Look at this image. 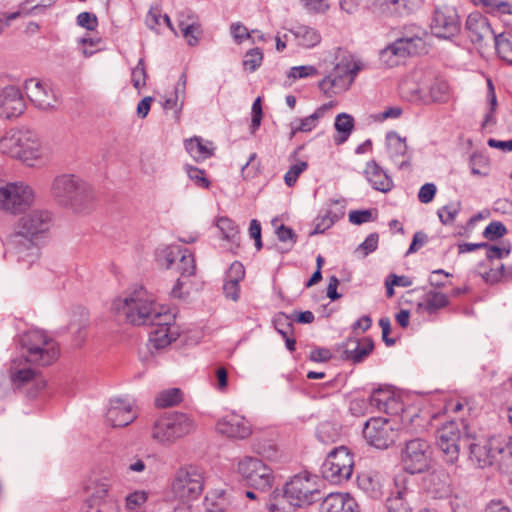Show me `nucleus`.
Segmentation results:
<instances>
[{"instance_id":"f257e3e1","label":"nucleus","mask_w":512,"mask_h":512,"mask_svg":"<svg viewBox=\"0 0 512 512\" xmlns=\"http://www.w3.org/2000/svg\"><path fill=\"white\" fill-rule=\"evenodd\" d=\"M20 344L26 351L25 363L15 359L10 368L11 380L18 385L25 384L35 377V371L27 366V363L48 366L57 359L59 353L56 342L40 330L24 333L20 338Z\"/></svg>"},{"instance_id":"f03ea898","label":"nucleus","mask_w":512,"mask_h":512,"mask_svg":"<svg viewBox=\"0 0 512 512\" xmlns=\"http://www.w3.org/2000/svg\"><path fill=\"white\" fill-rule=\"evenodd\" d=\"M53 225L52 213L45 209H33L24 213L16 222L14 232L9 236V243L21 256L25 255L32 262L38 256L36 241L49 232Z\"/></svg>"},{"instance_id":"7ed1b4c3","label":"nucleus","mask_w":512,"mask_h":512,"mask_svg":"<svg viewBox=\"0 0 512 512\" xmlns=\"http://www.w3.org/2000/svg\"><path fill=\"white\" fill-rule=\"evenodd\" d=\"M0 151L34 166V161L42 159L45 149L42 147L37 134L27 128L11 129L0 139Z\"/></svg>"},{"instance_id":"20e7f679","label":"nucleus","mask_w":512,"mask_h":512,"mask_svg":"<svg viewBox=\"0 0 512 512\" xmlns=\"http://www.w3.org/2000/svg\"><path fill=\"white\" fill-rule=\"evenodd\" d=\"M154 305L153 296L140 287L128 295L115 298L111 303V311L133 325H147Z\"/></svg>"},{"instance_id":"39448f33","label":"nucleus","mask_w":512,"mask_h":512,"mask_svg":"<svg viewBox=\"0 0 512 512\" xmlns=\"http://www.w3.org/2000/svg\"><path fill=\"white\" fill-rule=\"evenodd\" d=\"M196 429L197 423L192 415L183 412L164 413L153 424L152 438L160 444L172 445Z\"/></svg>"},{"instance_id":"423d86ee","label":"nucleus","mask_w":512,"mask_h":512,"mask_svg":"<svg viewBox=\"0 0 512 512\" xmlns=\"http://www.w3.org/2000/svg\"><path fill=\"white\" fill-rule=\"evenodd\" d=\"M411 30V35L401 36L380 51V61L387 67L401 64L407 57L420 53L424 46L421 29L415 24L405 27Z\"/></svg>"},{"instance_id":"0eeeda50","label":"nucleus","mask_w":512,"mask_h":512,"mask_svg":"<svg viewBox=\"0 0 512 512\" xmlns=\"http://www.w3.org/2000/svg\"><path fill=\"white\" fill-rule=\"evenodd\" d=\"M53 196L63 205L79 207L93 199L91 187L74 175H61L52 184Z\"/></svg>"},{"instance_id":"6e6552de","label":"nucleus","mask_w":512,"mask_h":512,"mask_svg":"<svg viewBox=\"0 0 512 512\" xmlns=\"http://www.w3.org/2000/svg\"><path fill=\"white\" fill-rule=\"evenodd\" d=\"M469 436L468 428L462 422L450 421L437 430L436 444L447 463H456L461 447L466 446V443L469 442Z\"/></svg>"},{"instance_id":"1a4fd4ad","label":"nucleus","mask_w":512,"mask_h":512,"mask_svg":"<svg viewBox=\"0 0 512 512\" xmlns=\"http://www.w3.org/2000/svg\"><path fill=\"white\" fill-rule=\"evenodd\" d=\"M34 201V192L23 182L0 184V210L10 214H20Z\"/></svg>"},{"instance_id":"9d476101","label":"nucleus","mask_w":512,"mask_h":512,"mask_svg":"<svg viewBox=\"0 0 512 512\" xmlns=\"http://www.w3.org/2000/svg\"><path fill=\"white\" fill-rule=\"evenodd\" d=\"M354 460L349 450L340 446L331 451L321 466L323 478L333 484H341L350 479Z\"/></svg>"},{"instance_id":"9b49d317","label":"nucleus","mask_w":512,"mask_h":512,"mask_svg":"<svg viewBox=\"0 0 512 512\" xmlns=\"http://www.w3.org/2000/svg\"><path fill=\"white\" fill-rule=\"evenodd\" d=\"M237 471L248 485L258 491L265 492L273 486V471L259 458L244 457L238 462Z\"/></svg>"},{"instance_id":"f8f14e48","label":"nucleus","mask_w":512,"mask_h":512,"mask_svg":"<svg viewBox=\"0 0 512 512\" xmlns=\"http://www.w3.org/2000/svg\"><path fill=\"white\" fill-rule=\"evenodd\" d=\"M201 470L194 466L179 469L172 483L173 495L183 503L197 499L203 490Z\"/></svg>"},{"instance_id":"ddd939ff","label":"nucleus","mask_w":512,"mask_h":512,"mask_svg":"<svg viewBox=\"0 0 512 512\" xmlns=\"http://www.w3.org/2000/svg\"><path fill=\"white\" fill-rule=\"evenodd\" d=\"M470 451V459L480 468L492 465L497 456L505 452V441L501 437L475 439L470 434L466 443Z\"/></svg>"},{"instance_id":"4468645a","label":"nucleus","mask_w":512,"mask_h":512,"mask_svg":"<svg viewBox=\"0 0 512 512\" xmlns=\"http://www.w3.org/2000/svg\"><path fill=\"white\" fill-rule=\"evenodd\" d=\"M363 436L371 446L386 449L395 442L397 428L390 419L372 417L364 425Z\"/></svg>"},{"instance_id":"2eb2a0df","label":"nucleus","mask_w":512,"mask_h":512,"mask_svg":"<svg viewBox=\"0 0 512 512\" xmlns=\"http://www.w3.org/2000/svg\"><path fill=\"white\" fill-rule=\"evenodd\" d=\"M430 458V446L420 438L407 441L401 453L403 469L410 474L426 471L430 464Z\"/></svg>"},{"instance_id":"dca6fc26","label":"nucleus","mask_w":512,"mask_h":512,"mask_svg":"<svg viewBox=\"0 0 512 512\" xmlns=\"http://www.w3.org/2000/svg\"><path fill=\"white\" fill-rule=\"evenodd\" d=\"M316 480V476L301 473L291 478L284 488L287 490V494L292 501H295L298 507H302L310 505L317 500L320 491L318 490Z\"/></svg>"},{"instance_id":"f3484780","label":"nucleus","mask_w":512,"mask_h":512,"mask_svg":"<svg viewBox=\"0 0 512 512\" xmlns=\"http://www.w3.org/2000/svg\"><path fill=\"white\" fill-rule=\"evenodd\" d=\"M369 407L384 411L387 414H397L402 410V404L389 391L378 389L372 393L368 400L355 399L351 402L350 410L354 415L364 414L363 409Z\"/></svg>"},{"instance_id":"a211bd4d","label":"nucleus","mask_w":512,"mask_h":512,"mask_svg":"<svg viewBox=\"0 0 512 512\" xmlns=\"http://www.w3.org/2000/svg\"><path fill=\"white\" fill-rule=\"evenodd\" d=\"M460 28V18L454 7L442 6L435 9L431 31L436 37L450 39L458 35Z\"/></svg>"},{"instance_id":"6ab92c4d","label":"nucleus","mask_w":512,"mask_h":512,"mask_svg":"<svg viewBox=\"0 0 512 512\" xmlns=\"http://www.w3.org/2000/svg\"><path fill=\"white\" fill-rule=\"evenodd\" d=\"M417 497L412 483L405 477L395 479V489L386 501L388 512H413V504Z\"/></svg>"},{"instance_id":"aec40b11","label":"nucleus","mask_w":512,"mask_h":512,"mask_svg":"<svg viewBox=\"0 0 512 512\" xmlns=\"http://www.w3.org/2000/svg\"><path fill=\"white\" fill-rule=\"evenodd\" d=\"M417 4L413 0H372L371 10L381 18L403 19L414 14Z\"/></svg>"},{"instance_id":"412c9836","label":"nucleus","mask_w":512,"mask_h":512,"mask_svg":"<svg viewBox=\"0 0 512 512\" xmlns=\"http://www.w3.org/2000/svg\"><path fill=\"white\" fill-rule=\"evenodd\" d=\"M25 92L31 103L40 110L54 109L58 99L47 83L31 78L25 82Z\"/></svg>"},{"instance_id":"4be33fe9","label":"nucleus","mask_w":512,"mask_h":512,"mask_svg":"<svg viewBox=\"0 0 512 512\" xmlns=\"http://www.w3.org/2000/svg\"><path fill=\"white\" fill-rule=\"evenodd\" d=\"M466 29L471 41L480 48H486L494 42V33L487 18L480 14H470L466 20Z\"/></svg>"},{"instance_id":"5701e85b","label":"nucleus","mask_w":512,"mask_h":512,"mask_svg":"<svg viewBox=\"0 0 512 512\" xmlns=\"http://www.w3.org/2000/svg\"><path fill=\"white\" fill-rule=\"evenodd\" d=\"M216 431L229 439L244 440L252 434V427L243 416L232 413L218 420Z\"/></svg>"},{"instance_id":"b1692460","label":"nucleus","mask_w":512,"mask_h":512,"mask_svg":"<svg viewBox=\"0 0 512 512\" xmlns=\"http://www.w3.org/2000/svg\"><path fill=\"white\" fill-rule=\"evenodd\" d=\"M163 266L167 269H175L181 274V278L190 277L195 274L196 264L192 253L187 249L173 247L166 252Z\"/></svg>"},{"instance_id":"393cba45","label":"nucleus","mask_w":512,"mask_h":512,"mask_svg":"<svg viewBox=\"0 0 512 512\" xmlns=\"http://www.w3.org/2000/svg\"><path fill=\"white\" fill-rule=\"evenodd\" d=\"M137 417L133 403L127 399L114 398L109 402L106 422L111 427H125Z\"/></svg>"},{"instance_id":"a878e982","label":"nucleus","mask_w":512,"mask_h":512,"mask_svg":"<svg viewBox=\"0 0 512 512\" xmlns=\"http://www.w3.org/2000/svg\"><path fill=\"white\" fill-rule=\"evenodd\" d=\"M112 483V478L108 474L91 476L84 486V490L89 494L85 500V507L114 500L115 498L110 495Z\"/></svg>"},{"instance_id":"bb28decb","label":"nucleus","mask_w":512,"mask_h":512,"mask_svg":"<svg viewBox=\"0 0 512 512\" xmlns=\"http://www.w3.org/2000/svg\"><path fill=\"white\" fill-rule=\"evenodd\" d=\"M349 71L350 60L344 58L335 65L329 75L319 82V89L327 95L330 94L332 89L347 90L352 84Z\"/></svg>"},{"instance_id":"cd10ccee","label":"nucleus","mask_w":512,"mask_h":512,"mask_svg":"<svg viewBox=\"0 0 512 512\" xmlns=\"http://www.w3.org/2000/svg\"><path fill=\"white\" fill-rule=\"evenodd\" d=\"M25 110V101L20 90L15 86H7L0 93V116L4 118L18 117Z\"/></svg>"},{"instance_id":"c85d7f7f","label":"nucleus","mask_w":512,"mask_h":512,"mask_svg":"<svg viewBox=\"0 0 512 512\" xmlns=\"http://www.w3.org/2000/svg\"><path fill=\"white\" fill-rule=\"evenodd\" d=\"M321 512H359V505L348 493H331L324 498Z\"/></svg>"},{"instance_id":"c756f323","label":"nucleus","mask_w":512,"mask_h":512,"mask_svg":"<svg viewBox=\"0 0 512 512\" xmlns=\"http://www.w3.org/2000/svg\"><path fill=\"white\" fill-rule=\"evenodd\" d=\"M411 92L425 102L446 103L450 98V87L442 79H435L426 89L417 88Z\"/></svg>"},{"instance_id":"7c9ffc66","label":"nucleus","mask_w":512,"mask_h":512,"mask_svg":"<svg viewBox=\"0 0 512 512\" xmlns=\"http://www.w3.org/2000/svg\"><path fill=\"white\" fill-rule=\"evenodd\" d=\"M364 174L375 190L381 192H388L391 190L393 186L392 180L375 161L372 160L366 164Z\"/></svg>"},{"instance_id":"2f4dec72","label":"nucleus","mask_w":512,"mask_h":512,"mask_svg":"<svg viewBox=\"0 0 512 512\" xmlns=\"http://www.w3.org/2000/svg\"><path fill=\"white\" fill-rule=\"evenodd\" d=\"M265 506L269 512H294L299 508L289 497L285 488L275 489L265 501Z\"/></svg>"},{"instance_id":"473e14b6","label":"nucleus","mask_w":512,"mask_h":512,"mask_svg":"<svg viewBox=\"0 0 512 512\" xmlns=\"http://www.w3.org/2000/svg\"><path fill=\"white\" fill-rule=\"evenodd\" d=\"M344 347V358L353 363H360L371 353L374 344L369 338L364 339L362 343L355 339H349Z\"/></svg>"},{"instance_id":"72a5a7b5","label":"nucleus","mask_w":512,"mask_h":512,"mask_svg":"<svg viewBox=\"0 0 512 512\" xmlns=\"http://www.w3.org/2000/svg\"><path fill=\"white\" fill-rule=\"evenodd\" d=\"M426 489L434 498H443L450 493V479L444 471H433L426 478Z\"/></svg>"},{"instance_id":"f704fd0d","label":"nucleus","mask_w":512,"mask_h":512,"mask_svg":"<svg viewBox=\"0 0 512 512\" xmlns=\"http://www.w3.org/2000/svg\"><path fill=\"white\" fill-rule=\"evenodd\" d=\"M387 148L390 158L403 168L408 164L403 160L398 162L400 157H404L407 153V144L405 139H402L396 132H389L386 136Z\"/></svg>"},{"instance_id":"c9c22d12","label":"nucleus","mask_w":512,"mask_h":512,"mask_svg":"<svg viewBox=\"0 0 512 512\" xmlns=\"http://www.w3.org/2000/svg\"><path fill=\"white\" fill-rule=\"evenodd\" d=\"M331 107V104H324L317 108L310 116L300 119L291 123L290 138L294 137L297 132H310L317 125V122L322 118L325 112Z\"/></svg>"},{"instance_id":"e433bc0d","label":"nucleus","mask_w":512,"mask_h":512,"mask_svg":"<svg viewBox=\"0 0 512 512\" xmlns=\"http://www.w3.org/2000/svg\"><path fill=\"white\" fill-rule=\"evenodd\" d=\"M147 325H152L156 328L176 327L175 315L164 306H157L155 304L149 316V320L147 321Z\"/></svg>"},{"instance_id":"4c0bfd02","label":"nucleus","mask_w":512,"mask_h":512,"mask_svg":"<svg viewBox=\"0 0 512 512\" xmlns=\"http://www.w3.org/2000/svg\"><path fill=\"white\" fill-rule=\"evenodd\" d=\"M179 333L176 327L155 328L150 333V340L156 348H163L175 341Z\"/></svg>"},{"instance_id":"58836bf2","label":"nucleus","mask_w":512,"mask_h":512,"mask_svg":"<svg viewBox=\"0 0 512 512\" xmlns=\"http://www.w3.org/2000/svg\"><path fill=\"white\" fill-rule=\"evenodd\" d=\"M183 400V393L179 388L162 390L155 397V405L159 408L176 406Z\"/></svg>"},{"instance_id":"ea45409f","label":"nucleus","mask_w":512,"mask_h":512,"mask_svg":"<svg viewBox=\"0 0 512 512\" xmlns=\"http://www.w3.org/2000/svg\"><path fill=\"white\" fill-rule=\"evenodd\" d=\"M185 148L196 161L205 160L212 155V149L198 137L186 140Z\"/></svg>"},{"instance_id":"a19ab883","label":"nucleus","mask_w":512,"mask_h":512,"mask_svg":"<svg viewBox=\"0 0 512 512\" xmlns=\"http://www.w3.org/2000/svg\"><path fill=\"white\" fill-rule=\"evenodd\" d=\"M449 303L447 295L444 293L432 290L426 293L424 303H420L418 306H424L425 309L430 313H435L437 310L446 307Z\"/></svg>"},{"instance_id":"79ce46f5","label":"nucleus","mask_w":512,"mask_h":512,"mask_svg":"<svg viewBox=\"0 0 512 512\" xmlns=\"http://www.w3.org/2000/svg\"><path fill=\"white\" fill-rule=\"evenodd\" d=\"M294 35L299 40V44L306 48L314 47L321 41L319 32L308 26H298Z\"/></svg>"},{"instance_id":"37998d69","label":"nucleus","mask_w":512,"mask_h":512,"mask_svg":"<svg viewBox=\"0 0 512 512\" xmlns=\"http://www.w3.org/2000/svg\"><path fill=\"white\" fill-rule=\"evenodd\" d=\"M493 43L498 56L503 61L512 64V38L501 33L494 37Z\"/></svg>"},{"instance_id":"c03bdc74","label":"nucleus","mask_w":512,"mask_h":512,"mask_svg":"<svg viewBox=\"0 0 512 512\" xmlns=\"http://www.w3.org/2000/svg\"><path fill=\"white\" fill-rule=\"evenodd\" d=\"M217 226L221 230L224 239L232 242H237L239 240L238 228L231 219L221 217L217 222Z\"/></svg>"},{"instance_id":"a18cd8bd","label":"nucleus","mask_w":512,"mask_h":512,"mask_svg":"<svg viewBox=\"0 0 512 512\" xmlns=\"http://www.w3.org/2000/svg\"><path fill=\"white\" fill-rule=\"evenodd\" d=\"M461 203L459 201L451 202L438 210L437 215L442 224H452L459 213Z\"/></svg>"},{"instance_id":"49530a36","label":"nucleus","mask_w":512,"mask_h":512,"mask_svg":"<svg viewBox=\"0 0 512 512\" xmlns=\"http://www.w3.org/2000/svg\"><path fill=\"white\" fill-rule=\"evenodd\" d=\"M263 60V54L259 48L250 49L244 56L243 66L246 70L254 72L260 67Z\"/></svg>"},{"instance_id":"de8ad7c7","label":"nucleus","mask_w":512,"mask_h":512,"mask_svg":"<svg viewBox=\"0 0 512 512\" xmlns=\"http://www.w3.org/2000/svg\"><path fill=\"white\" fill-rule=\"evenodd\" d=\"M183 37L187 40L188 44L193 46L198 43V37L201 34V26L200 24H186L181 21L180 28Z\"/></svg>"},{"instance_id":"09e8293b","label":"nucleus","mask_w":512,"mask_h":512,"mask_svg":"<svg viewBox=\"0 0 512 512\" xmlns=\"http://www.w3.org/2000/svg\"><path fill=\"white\" fill-rule=\"evenodd\" d=\"M307 167L308 163L306 161H298L297 163L293 164L284 176L286 185L289 187L293 186L296 183L298 177L307 169Z\"/></svg>"},{"instance_id":"8fccbe9b","label":"nucleus","mask_w":512,"mask_h":512,"mask_svg":"<svg viewBox=\"0 0 512 512\" xmlns=\"http://www.w3.org/2000/svg\"><path fill=\"white\" fill-rule=\"evenodd\" d=\"M147 494L144 491H135L125 498V508L129 511H135L145 504Z\"/></svg>"},{"instance_id":"3c124183","label":"nucleus","mask_w":512,"mask_h":512,"mask_svg":"<svg viewBox=\"0 0 512 512\" xmlns=\"http://www.w3.org/2000/svg\"><path fill=\"white\" fill-rule=\"evenodd\" d=\"M354 127V120L352 116L341 113L336 117L335 128L338 132L343 133L345 136L343 137V141L347 138V136L351 133Z\"/></svg>"},{"instance_id":"603ef678","label":"nucleus","mask_w":512,"mask_h":512,"mask_svg":"<svg viewBox=\"0 0 512 512\" xmlns=\"http://www.w3.org/2000/svg\"><path fill=\"white\" fill-rule=\"evenodd\" d=\"M379 236L377 233H371L356 249V253L361 254L364 258L370 253L374 252L378 247Z\"/></svg>"},{"instance_id":"864d4df0","label":"nucleus","mask_w":512,"mask_h":512,"mask_svg":"<svg viewBox=\"0 0 512 512\" xmlns=\"http://www.w3.org/2000/svg\"><path fill=\"white\" fill-rule=\"evenodd\" d=\"M146 69L144 66V60L140 59L138 64L133 68L131 74V81L133 86L139 90L146 85Z\"/></svg>"},{"instance_id":"5fc2aeb1","label":"nucleus","mask_w":512,"mask_h":512,"mask_svg":"<svg viewBox=\"0 0 512 512\" xmlns=\"http://www.w3.org/2000/svg\"><path fill=\"white\" fill-rule=\"evenodd\" d=\"M506 233L507 229L502 222L493 221L485 228L483 236L490 241H494L503 237Z\"/></svg>"},{"instance_id":"6e6d98bb","label":"nucleus","mask_w":512,"mask_h":512,"mask_svg":"<svg viewBox=\"0 0 512 512\" xmlns=\"http://www.w3.org/2000/svg\"><path fill=\"white\" fill-rule=\"evenodd\" d=\"M336 220L337 216H332L330 212H327L325 215L318 217L315 222L314 230L310 232V236L324 233L335 223Z\"/></svg>"},{"instance_id":"4d7b16f0","label":"nucleus","mask_w":512,"mask_h":512,"mask_svg":"<svg viewBox=\"0 0 512 512\" xmlns=\"http://www.w3.org/2000/svg\"><path fill=\"white\" fill-rule=\"evenodd\" d=\"M483 6L490 12H501L503 14H512V4L502 0H480Z\"/></svg>"},{"instance_id":"13d9d810","label":"nucleus","mask_w":512,"mask_h":512,"mask_svg":"<svg viewBox=\"0 0 512 512\" xmlns=\"http://www.w3.org/2000/svg\"><path fill=\"white\" fill-rule=\"evenodd\" d=\"M188 177L195 182L196 185L202 188H208L210 185L209 180L204 176V171L190 165L185 166Z\"/></svg>"},{"instance_id":"bf43d9fd","label":"nucleus","mask_w":512,"mask_h":512,"mask_svg":"<svg viewBox=\"0 0 512 512\" xmlns=\"http://www.w3.org/2000/svg\"><path fill=\"white\" fill-rule=\"evenodd\" d=\"M85 512H121L116 499L86 507Z\"/></svg>"},{"instance_id":"052dcab7","label":"nucleus","mask_w":512,"mask_h":512,"mask_svg":"<svg viewBox=\"0 0 512 512\" xmlns=\"http://www.w3.org/2000/svg\"><path fill=\"white\" fill-rule=\"evenodd\" d=\"M244 276H245V268H244L243 264L238 261H235L230 265V267L226 273L225 280L240 283V281L243 280Z\"/></svg>"},{"instance_id":"680f3d73","label":"nucleus","mask_w":512,"mask_h":512,"mask_svg":"<svg viewBox=\"0 0 512 512\" xmlns=\"http://www.w3.org/2000/svg\"><path fill=\"white\" fill-rule=\"evenodd\" d=\"M317 74V70L314 66L304 65L292 67L288 73V77L293 79H300L304 77L314 76Z\"/></svg>"},{"instance_id":"e2e57ef3","label":"nucleus","mask_w":512,"mask_h":512,"mask_svg":"<svg viewBox=\"0 0 512 512\" xmlns=\"http://www.w3.org/2000/svg\"><path fill=\"white\" fill-rule=\"evenodd\" d=\"M437 192L436 185L433 183H426L421 186L418 192V199L423 204H428L433 201Z\"/></svg>"},{"instance_id":"0e129e2a","label":"nucleus","mask_w":512,"mask_h":512,"mask_svg":"<svg viewBox=\"0 0 512 512\" xmlns=\"http://www.w3.org/2000/svg\"><path fill=\"white\" fill-rule=\"evenodd\" d=\"M275 328L283 336L287 337L293 332V324L284 314L275 319Z\"/></svg>"},{"instance_id":"69168bd1","label":"nucleus","mask_w":512,"mask_h":512,"mask_svg":"<svg viewBox=\"0 0 512 512\" xmlns=\"http://www.w3.org/2000/svg\"><path fill=\"white\" fill-rule=\"evenodd\" d=\"M373 220L371 210H354L349 213V221L355 225H360Z\"/></svg>"},{"instance_id":"338daca9","label":"nucleus","mask_w":512,"mask_h":512,"mask_svg":"<svg viewBox=\"0 0 512 512\" xmlns=\"http://www.w3.org/2000/svg\"><path fill=\"white\" fill-rule=\"evenodd\" d=\"M263 492H256L253 490H247L245 492V497L250 501L249 504H247V508L253 510L258 508L261 505H265V501L267 500L266 497L262 495Z\"/></svg>"},{"instance_id":"774afa93","label":"nucleus","mask_w":512,"mask_h":512,"mask_svg":"<svg viewBox=\"0 0 512 512\" xmlns=\"http://www.w3.org/2000/svg\"><path fill=\"white\" fill-rule=\"evenodd\" d=\"M77 24L88 30H94L97 27V17L89 12H82L77 16Z\"/></svg>"}]
</instances>
